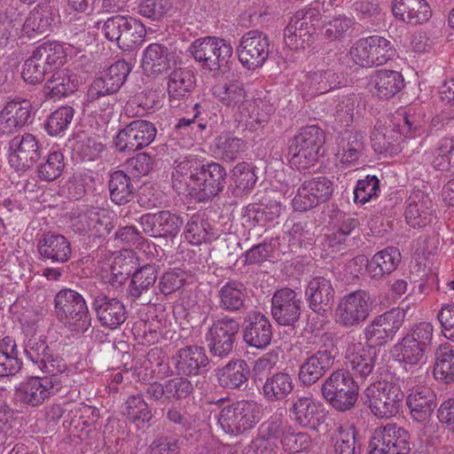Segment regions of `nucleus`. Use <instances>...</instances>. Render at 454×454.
<instances>
[{
  "instance_id": "30",
  "label": "nucleus",
  "mask_w": 454,
  "mask_h": 454,
  "mask_svg": "<svg viewBox=\"0 0 454 454\" xmlns=\"http://www.w3.org/2000/svg\"><path fill=\"white\" fill-rule=\"evenodd\" d=\"M251 371L246 360L234 358L216 370L218 384L226 389L245 390L248 385Z\"/></svg>"
},
{
  "instance_id": "24",
  "label": "nucleus",
  "mask_w": 454,
  "mask_h": 454,
  "mask_svg": "<svg viewBox=\"0 0 454 454\" xmlns=\"http://www.w3.org/2000/svg\"><path fill=\"white\" fill-rule=\"evenodd\" d=\"M139 223L145 234L150 237L176 238L184 224L182 216L168 210L155 214H145Z\"/></svg>"
},
{
  "instance_id": "42",
  "label": "nucleus",
  "mask_w": 454,
  "mask_h": 454,
  "mask_svg": "<svg viewBox=\"0 0 454 454\" xmlns=\"http://www.w3.org/2000/svg\"><path fill=\"white\" fill-rule=\"evenodd\" d=\"M195 81L194 73L188 68L179 67L173 70L168 81V93L170 101H179L189 97L195 87Z\"/></svg>"
},
{
  "instance_id": "13",
  "label": "nucleus",
  "mask_w": 454,
  "mask_h": 454,
  "mask_svg": "<svg viewBox=\"0 0 454 454\" xmlns=\"http://www.w3.org/2000/svg\"><path fill=\"white\" fill-rule=\"evenodd\" d=\"M156 135L157 129L153 122L137 119L119 130L114 144L119 152L130 154L150 145Z\"/></svg>"
},
{
  "instance_id": "52",
  "label": "nucleus",
  "mask_w": 454,
  "mask_h": 454,
  "mask_svg": "<svg viewBox=\"0 0 454 454\" xmlns=\"http://www.w3.org/2000/svg\"><path fill=\"white\" fill-rule=\"evenodd\" d=\"M122 412L128 420L137 427L148 423L153 418L152 411L140 395L129 396L124 404Z\"/></svg>"
},
{
  "instance_id": "25",
  "label": "nucleus",
  "mask_w": 454,
  "mask_h": 454,
  "mask_svg": "<svg viewBox=\"0 0 454 454\" xmlns=\"http://www.w3.org/2000/svg\"><path fill=\"white\" fill-rule=\"evenodd\" d=\"M404 216L406 223L414 229L427 226L435 218L432 200L420 190L413 191L406 200Z\"/></svg>"
},
{
  "instance_id": "28",
  "label": "nucleus",
  "mask_w": 454,
  "mask_h": 454,
  "mask_svg": "<svg viewBox=\"0 0 454 454\" xmlns=\"http://www.w3.org/2000/svg\"><path fill=\"white\" fill-rule=\"evenodd\" d=\"M290 417L302 427L317 429L325 419L321 404L309 396H297L289 409Z\"/></svg>"
},
{
  "instance_id": "40",
  "label": "nucleus",
  "mask_w": 454,
  "mask_h": 454,
  "mask_svg": "<svg viewBox=\"0 0 454 454\" xmlns=\"http://www.w3.org/2000/svg\"><path fill=\"white\" fill-rule=\"evenodd\" d=\"M341 84L340 76L333 69L309 72L303 76L304 90L312 95L324 94Z\"/></svg>"
},
{
  "instance_id": "61",
  "label": "nucleus",
  "mask_w": 454,
  "mask_h": 454,
  "mask_svg": "<svg viewBox=\"0 0 454 454\" xmlns=\"http://www.w3.org/2000/svg\"><path fill=\"white\" fill-rule=\"evenodd\" d=\"M278 240L279 238H271L270 239H265L260 244L253 246L246 252V263L256 264L262 262L266 261L270 256L272 252L278 247L282 254L287 253L286 250L280 247V243Z\"/></svg>"
},
{
  "instance_id": "3",
  "label": "nucleus",
  "mask_w": 454,
  "mask_h": 454,
  "mask_svg": "<svg viewBox=\"0 0 454 454\" xmlns=\"http://www.w3.org/2000/svg\"><path fill=\"white\" fill-rule=\"evenodd\" d=\"M363 398L375 417L389 419L399 412L404 393L397 382L376 381L365 388Z\"/></svg>"
},
{
  "instance_id": "2",
  "label": "nucleus",
  "mask_w": 454,
  "mask_h": 454,
  "mask_svg": "<svg viewBox=\"0 0 454 454\" xmlns=\"http://www.w3.org/2000/svg\"><path fill=\"white\" fill-rule=\"evenodd\" d=\"M57 318L74 331L84 333L90 326L91 317L83 295L71 288H62L54 298Z\"/></svg>"
},
{
  "instance_id": "33",
  "label": "nucleus",
  "mask_w": 454,
  "mask_h": 454,
  "mask_svg": "<svg viewBox=\"0 0 454 454\" xmlns=\"http://www.w3.org/2000/svg\"><path fill=\"white\" fill-rule=\"evenodd\" d=\"M214 97L224 106L232 109L240 108L247 102V92L243 81L235 74L227 78L223 83L215 85L212 89Z\"/></svg>"
},
{
  "instance_id": "15",
  "label": "nucleus",
  "mask_w": 454,
  "mask_h": 454,
  "mask_svg": "<svg viewBox=\"0 0 454 454\" xmlns=\"http://www.w3.org/2000/svg\"><path fill=\"white\" fill-rule=\"evenodd\" d=\"M334 192V184L326 176L305 180L292 200L295 211L305 212L329 201Z\"/></svg>"
},
{
  "instance_id": "63",
  "label": "nucleus",
  "mask_w": 454,
  "mask_h": 454,
  "mask_svg": "<svg viewBox=\"0 0 454 454\" xmlns=\"http://www.w3.org/2000/svg\"><path fill=\"white\" fill-rule=\"evenodd\" d=\"M380 192V180L376 176H367L364 179L357 181L354 190V200L364 205L368 201L377 199Z\"/></svg>"
},
{
  "instance_id": "39",
  "label": "nucleus",
  "mask_w": 454,
  "mask_h": 454,
  "mask_svg": "<svg viewBox=\"0 0 454 454\" xmlns=\"http://www.w3.org/2000/svg\"><path fill=\"white\" fill-rule=\"evenodd\" d=\"M401 253L395 247H387L376 253L368 262L367 270L372 278L380 279L396 270Z\"/></svg>"
},
{
  "instance_id": "59",
  "label": "nucleus",
  "mask_w": 454,
  "mask_h": 454,
  "mask_svg": "<svg viewBox=\"0 0 454 454\" xmlns=\"http://www.w3.org/2000/svg\"><path fill=\"white\" fill-rule=\"evenodd\" d=\"M74 110L66 106L51 113L44 123V128L50 136H57L64 132L71 123Z\"/></svg>"
},
{
  "instance_id": "55",
  "label": "nucleus",
  "mask_w": 454,
  "mask_h": 454,
  "mask_svg": "<svg viewBox=\"0 0 454 454\" xmlns=\"http://www.w3.org/2000/svg\"><path fill=\"white\" fill-rule=\"evenodd\" d=\"M210 224L200 215H192L184 227V238L192 245L210 242Z\"/></svg>"
},
{
  "instance_id": "51",
  "label": "nucleus",
  "mask_w": 454,
  "mask_h": 454,
  "mask_svg": "<svg viewBox=\"0 0 454 454\" xmlns=\"http://www.w3.org/2000/svg\"><path fill=\"white\" fill-rule=\"evenodd\" d=\"M55 18L51 7L49 5L35 7L24 22L26 33L35 32L43 35L51 31Z\"/></svg>"
},
{
  "instance_id": "50",
  "label": "nucleus",
  "mask_w": 454,
  "mask_h": 454,
  "mask_svg": "<svg viewBox=\"0 0 454 454\" xmlns=\"http://www.w3.org/2000/svg\"><path fill=\"white\" fill-rule=\"evenodd\" d=\"M434 376L445 383L454 380V349L448 343L441 345L435 351Z\"/></svg>"
},
{
  "instance_id": "34",
  "label": "nucleus",
  "mask_w": 454,
  "mask_h": 454,
  "mask_svg": "<svg viewBox=\"0 0 454 454\" xmlns=\"http://www.w3.org/2000/svg\"><path fill=\"white\" fill-rule=\"evenodd\" d=\"M391 9L395 18L412 26L422 24L431 17L426 0H393Z\"/></svg>"
},
{
  "instance_id": "35",
  "label": "nucleus",
  "mask_w": 454,
  "mask_h": 454,
  "mask_svg": "<svg viewBox=\"0 0 454 454\" xmlns=\"http://www.w3.org/2000/svg\"><path fill=\"white\" fill-rule=\"evenodd\" d=\"M406 403L412 419L418 422H426L436 407V395L427 387H418L411 389Z\"/></svg>"
},
{
  "instance_id": "44",
  "label": "nucleus",
  "mask_w": 454,
  "mask_h": 454,
  "mask_svg": "<svg viewBox=\"0 0 454 454\" xmlns=\"http://www.w3.org/2000/svg\"><path fill=\"white\" fill-rule=\"evenodd\" d=\"M158 278V267L155 264H145L137 268L131 275L128 287V294L133 300L140 298L153 287Z\"/></svg>"
},
{
  "instance_id": "32",
  "label": "nucleus",
  "mask_w": 454,
  "mask_h": 454,
  "mask_svg": "<svg viewBox=\"0 0 454 454\" xmlns=\"http://www.w3.org/2000/svg\"><path fill=\"white\" fill-rule=\"evenodd\" d=\"M334 294L331 281L324 277L312 278L305 291L309 307L319 315L331 308L334 301Z\"/></svg>"
},
{
  "instance_id": "57",
  "label": "nucleus",
  "mask_w": 454,
  "mask_h": 454,
  "mask_svg": "<svg viewBox=\"0 0 454 454\" xmlns=\"http://www.w3.org/2000/svg\"><path fill=\"white\" fill-rule=\"evenodd\" d=\"M232 179L239 193L250 192L257 182L255 167L244 161L238 163L232 170Z\"/></svg>"
},
{
  "instance_id": "14",
  "label": "nucleus",
  "mask_w": 454,
  "mask_h": 454,
  "mask_svg": "<svg viewBox=\"0 0 454 454\" xmlns=\"http://www.w3.org/2000/svg\"><path fill=\"white\" fill-rule=\"evenodd\" d=\"M270 52V39L259 30L245 33L237 46V54L241 65L248 70L262 67Z\"/></svg>"
},
{
  "instance_id": "64",
  "label": "nucleus",
  "mask_w": 454,
  "mask_h": 454,
  "mask_svg": "<svg viewBox=\"0 0 454 454\" xmlns=\"http://www.w3.org/2000/svg\"><path fill=\"white\" fill-rule=\"evenodd\" d=\"M281 443L286 451L297 453L310 448L311 438L307 433H296L291 427H287L281 435Z\"/></svg>"
},
{
  "instance_id": "49",
  "label": "nucleus",
  "mask_w": 454,
  "mask_h": 454,
  "mask_svg": "<svg viewBox=\"0 0 454 454\" xmlns=\"http://www.w3.org/2000/svg\"><path fill=\"white\" fill-rule=\"evenodd\" d=\"M200 164L194 160L185 159L179 162L174 168L172 172V186L179 194H188L192 191L193 176Z\"/></svg>"
},
{
  "instance_id": "22",
  "label": "nucleus",
  "mask_w": 454,
  "mask_h": 454,
  "mask_svg": "<svg viewBox=\"0 0 454 454\" xmlns=\"http://www.w3.org/2000/svg\"><path fill=\"white\" fill-rule=\"evenodd\" d=\"M176 375L197 376L207 372L209 358L205 348L189 345L179 348L171 357Z\"/></svg>"
},
{
  "instance_id": "37",
  "label": "nucleus",
  "mask_w": 454,
  "mask_h": 454,
  "mask_svg": "<svg viewBox=\"0 0 454 454\" xmlns=\"http://www.w3.org/2000/svg\"><path fill=\"white\" fill-rule=\"evenodd\" d=\"M77 89V75L67 68L55 71L44 84L46 98L54 100L67 98L75 92Z\"/></svg>"
},
{
  "instance_id": "8",
  "label": "nucleus",
  "mask_w": 454,
  "mask_h": 454,
  "mask_svg": "<svg viewBox=\"0 0 454 454\" xmlns=\"http://www.w3.org/2000/svg\"><path fill=\"white\" fill-rule=\"evenodd\" d=\"M105 37L118 44L124 51L131 50L143 42L146 30L145 26L129 16L115 15L103 24Z\"/></svg>"
},
{
  "instance_id": "1",
  "label": "nucleus",
  "mask_w": 454,
  "mask_h": 454,
  "mask_svg": "<svg viewBox=\"0 0 454 454\" xmlns=\"http://www.w3.org/2000/svg\"><path fill=\"white\" fill-rule=\"evenodd\" d=\"M188 52L203 69L209 72H227L229 63L233 59L231 43L215 36L196 39L189 46Z\"/></svg>"
},
{
  "instance_id": "6",
  "label": "nucleus",
  "mask_w": 454,
  "mask_h": 454,
  "mask_svg": "<svg viewBox=\"0 0 454 454\" xmlns=\"http://www.w3.org/2000/svg\"><path fill=\"white\" fill-rule=\"evenodd\" d=\"M325 144V133L316 125L303 127L289 145L290 163L299 170L314 166Z\"/></svg>"
},
{
  "instance_id": "54",
  "label": "nucleus",
  "mask_w": 454,
  "mask_h": 454,
  "mask_svg": "<svg viewBox=\"0 0 454 454\" xmlns=\"http://www.w3.org/2000/svg\"><path fill=\"white\" fill-rule=\"evenodd\" d=\"M453 150L454 137H442L431 149L427 160L434 169L449 171Z\"/></svg>"
},
{
  "instance_id": "58",
  "label": "nucleus",
  "mask_w": 454,
  "mask_h": 454,
  "mask_svg": "<svg viewBox=\"0 0 454 454\" xmlns=\"http://www.w3.org/2000/svg\"><path fill=\"white\" fill-rule=\"evenodd\" d=\"M35 51L37 52L36 56L43 59L50 71L63 65L67 59L63 45L56 42H45Z\"/></svg>"
},
{
  "instance_id": "5",
  "label": "nucleus",
  "mask_w": 454,
  "mask_h": 454,
  "mask_svg": "<svg viewBox=\"0 0 454 454\" xmlns=\"http://www.w3.org/2000/svg\"><path fill=\"white\" fill-rule=\"evenodd\" d=\"M261 413L259 403L241 400L223 407L215 417L224 433L239 435L254 427L261 419Z\"/></svg>"
},
{
  "instance_id": "12",
  "label": "nucleus",
  "mask_w": 454,
  "mask_h": 454,
  "mask_svg": "<svg viewBox=\"0 0 454 454\" xmlns=\"http://www.w3.org/2000/svg\"><path fill=\"white\" fill-rule=\"evenodd\" d=\"M370 295L364 290H356L344 295L335 309V321L344 328L363 325L372 311Z\"/></svg>"
},
{
  "instance_id": "9",
  "label": "nucleus",
  "mask_w": 454,
  "mask_h": 454,
  "mask_svg": "<svg viewBox=\"0 0 454 454\" xmlns=\"http://www.w3.org/2000/svg\"><path fill=\"white\" fill-rule=\"evenodd\" d=\"M353 61L362 67L381 66L392 59L395 49L385 37L372 35L357 40L349 51Z\"/></svg>"
},
{
  "instance_id": "43",
  "label": "nucleus",
  "mask_w": 454,
  "mask_h": 454,
  "mask_svg": "<svg viewBox=\"0 0 454 454\" xmlns=\"http://www.w3.org/2000/svg\"><path fill=\"white\" fill-rule=\"evenodd\" d=\"M107 186L110 199L116 205H125L135 196L136 188L132 180L122 170H116L110 175Z\"/></svg>"
},
{
  "instance_id": "4",
  "label": "nucleus",
  "mask_w": 454,
  "mask_h": 454,
  "mask_svg": "<svg viewBox=\"0 0 454 454\" xmlns=\"http://www.w3.org/2000/svg\"><path fill=\"white\" fill-rule=\"evenodd\" d=\"M358 390V382L345 369L333 371L321 386L324 399L338 411H347L355 406Z\"/></svg>"
},
{
  "instance_id": "17",
  "label": "nucleus",
  "mask_w": 454,
  "mask_h": 454,
  "mask_svg": "<svg viewBox=\"0 0 454 454\" xmlns=\"http://www.w3.org/2000/svg\"><path fill=\"white\" fill-rule=\"evenodd\" d=\"M61 387L60 380L57 378L31 377L16 387L15 396L19 402L36 407L58 394Z\"/></svg>"
},
{
  "instance_id": "45",
  "label": "nucleus",
  "mask_w": 454,
  "mask_h": 454,
  "mask_svg": "<svg viewBox=\"0 0 454 454\" xmlns=\"http://www.w3.org/2000/svg\"><path fill=\"white\" fill-rule=\"evenodd\" d=\"M18 348L15 340L5 336L0 340V378L13 376L22 366L18 357Z\"/></svg>"
},
{
  "instance_id": "47",
  "label": "nucleus",
  "mask_w": 454,
  "mask_h": 454,
  "mask_svg": "<svg viewBox=\"0 0 454 454\" xmlns=\"http://www.w3.org/2000/svg\"><path fill=\"white\" fill-rule=\"evenodd\" d=\"M117 89L104 77L103 74L96 77L89 87L87 100L90 103H98L105 106V110L112 108L117 102Z\"/></svg>"
},
{
  "instance_id": "23",
  "label": "nucleus",
  "mask_w": 454,
  "mask_h": 454,
  "mask_svg": "<svg viewBox=\"0 0 454 454\" xmlns=\"http://www.w3.org/2000/svg\"><path fill=\"white\" fill-rule=\"evenodd\" d=\"M272 334V325L267 316L257 310L247 314L242 335L247 346L263 349L270 344Z\"/></svg>"
},
{
  "instance_id": "11",
  "label": "nucleus",
  "mask_w": 454,
  "mask_h": 454,
  "mask_svg": "<svg viewBox=\"0 0 454 454\" xmlns=\"http://www.w3.org/2000/svg\"><path fill=\"white\" fill-rule=\"evenodd\" d=\"M227 172L223 165L211 161L200 164L192 178V191L188 195L196 197L200 201L208 200L217 196L224 189Z\"/></svg>"
},
{
  "instance_id": "21",
  "label": "nucleus",
  "mask_w": 454,
  "mask_h": 454,
  "mask_svg": "<svg viewBox=\"0 0 454 454\" xmlns=\"http://www.w3.org/2000/svg\"><path fill=\"white\" fill-rule=\"evenodd\" d=\"M75 232L85 234L92 231L95 236L105 237L114 229L111 213L101 207H90L71 217Z\"/></svg>"
},
{
  "instance_id": "19",
  "label": "nucleus",
  "mask_w": 454,
  "mask_h": 454,
  "mask_svg": "<svg viewBox=\"0 0 454 454\" xmlns=\"http://www.w3.org/2000/svg\"><path fill=\"white\" fill-rule=\"evenodd\" d=\"M301 313V300L288 287L278 289L271 298V316L283 326H294Z\"/></svg>"
},
{
  "instance_id": "26",
  "label": "nucleus",
  "mask_w": 454,
  "mask_h": 454,
  "mask_svg": "<svg viewBox=\"0 0 454 454\" xmlns=\"http://www.w3.org/2000/svg\"><path fill=\"white\" fill-rule=\"evenodd\" d=\"M175 55L168 42L150 43L143 52L142 68L148 75L162 74L170 69Z\"/></svg>"
},
{
  "instance_id": "7",
  "label": "nucleus",
  "mask_w": 454,
  "mask_h": 454,
  "mask_svg": "<svg viewBox=\"0 0 454 454\" xmlns=\"http://www.w3.org/2000/svg\"><path fill=\"white\" fill-rule=\"evenodd\" d=\"M83 285L92 299L91 309L103 327L114 330L126 321L128 311L121 301L115 297H109L98 290L96 283L92 281L84 282Z\"/></svg>"
},
{
  "instance_id": "41",
  "label": "nucleus",
  "mask_w": 454,
  "mask_h": 454,
  "mask_svg": "<svg viewBox=\"0 0 454 454\" xmlns=\"http://www.w3.org/2000/svg\"><path fill=\"white\" fill-rule=\"evenodd\" d=\"M364 142L361 133L344 131L338 142V153L340 162L356 164L364 154Z\"/></svg>"
},
{
  "instance_id": "62",
  "label": "nucleus",
  "mask_w": 454,
  "mask_h": 454,
  "mask_svg": "<svg viewBox=\"0 0 454 454\" xmlns=\"http://www.w3.org/2000/svg\"><path fill=\"white\" fill-rule=\"evenodd\" d=\"M395 348L398 351L401 360L409 364L420 363L428 350L405 335Z\"/></svg>"
},
{
  "instance_id": "27",
  "label": "nucleus",
  "mask_w": 454,
  "mask_h": 454,
  "mask_svg": "<svg viewBox=\"0 0 454 454\" xmlns=\"http://www.w3.org/2000/svg\"><path fill=\"white\" fill-rule=\"evenodd\" d=\"M247 289L239 280H229L219 286L215 299L217 308L227 313H242L247 309Z\"/></svg>"
},
{
  "instance_id": "46",
  "label": "nucleus",
  "mask_w": 454,
  "mask_h": 454,
  "mask_svg": "<svg viewBox=\"0 0 454 454\" xmlns=\"http://www.w3.org/2000/svg\"><path fill=\"white\" fill-rule=\"evenodd\" d=\"M240 330L238 318L225 315L213 320L212 325L206 333L205 339L223 340L235 343L236 337Z\"/></svg>"
},
{
  "instance_id": "16",
  "label": "nucleus",
  "mask_w": 454,
  "mask_h": 454,
  "mask_svg": "<svg viewBox=\"0 0 454 454\" xmlns=\"http://www.w3.org/2000/svg\"><path fill=\"white\" fill-rule=\"evenodd\" d=\"M411 450L409 432L395 424H387L375 430L368 454H408Z\"/></svg>"
},
{
  "instance_id": "56",
  "label": "nucleus",
  "mask_w": 454,
  "mask_h": 454,
  "mask_svg": "<svg viewBox=\"0 0 454 454\" xmlns=\"http://www.w3.org/2000/svg\"><path fill=\"white\" fill-rule=\"evenodd\" d=\"M65 168L64 154L59 151L51 152L38 166V177L42 181L53 182L61 176Z\"/></svg>"
},
{
  "instance_id": "38",
  "label": "nucleus",
  "mask_w": 454,
  "mask_h": 454,
  "mask_svg": "<svg viewBox=\"0 0 454 454\" xmlns=\"http://www.w3.org/2000/svg\"><path fill=\"white\" fill-rule=\"evenodd\" d=\"M292 375L278 372L268 376L263 383L262 395L270 403L284 401L294 390Z\"/></svg>"
},
{
  "instance_id": "36",
  "label": "nucleus",
  "mask_w": 454,
  "mask_h": 454,
  "mask_svg": "<svg viewBox=\"0 0 454 454\" xmlns=\"http://www.w3.org/2000/svg\"><path fill=\"white\" fill-rule=\"evenodd\" d=\"M371 91L379 98H390L404 86L401 73L394 70L381 69L374 72L370 78Z\"/></svg>"
},
{
  "instance_id": "31",
  "label": "nucleus",
  "mask_w": 454,
  "mask_h": 454,
  "mask_svg": "<svg viewBox=\"0 0 454 454\" xmlns=\"http://www.w3.org/2000/svg\"><path fill=\"white\" fill-rule=\"evenodd\" d=\"M31 119L28 100H12L0 113V134L8 135L25 126Z\"/></svg>"
},
{
  "instance_id": "10",
  "label": "nucleus",
  "mask_w": 454,
  "mask_h": 454,
  "mask_svg": "<svg viewBox=\"0 0 454 454\" xmlns=\"http://www.w3.org/2000/svg\"><path fill=\"white\" fill-rule=\"evenodd\" d=\"M325 341L317 351L307 356L300 365L298 377L301 384L310 387L317 383L333 366L338 348L333 338L324 335Z\"/></svg>"
},
{
  "instance_id": "60",
  "label": "nucleus",
  "mask_w": 454,
  "mask_h": 454,
  "mask_svg": "<svg viewBox=\"0 0 454 454\" xmlns=\"http://www.w3.org/2000/svg\"><path fill=\"white\" fill-rule=\"evenodd\" d=\"M168 403H179L189 398L194 392V386L188 377L177 375L176 377L167 380Z\"/></svg>"
},
{
  "instance_id": "53",
  "label": "nucleus",
  "mask_w": 454,
  "mask_h": 454,
  "mask_svg": "<svg viewBox=\"0 0 454 454\" xmlns=\"http://www.w3.org/2000/svg\"><path fill=\"white\" fill-rule=\"evenodd\" d=\"M247 148V143L237 137L218 136L215 140V153L225 161H234Z\"/></svg>"
},
{
  "instance_id": "20",
  "label": "nucleus",
  "mask_w": 454,
  "mask_h": 454,
  "mask_svg": "<svg viewBox=\"0 0 454 454\" xmlns=\"http://www.w3.org/2000/svg\"><path fill=\"white\" fill-rule=\"evenodd\" d=\"M376 357L375 349L360 341L348 342L344 355L345 370L355 379L364 381L372 374Z\"/></svg>"
},
{
  "instance_id": "18",
  "label": "nucleus",
  "mask_w": 454,
  "mask_h": 454,
  "mask_svg": "<svg viewBox=\"0 0 454 454\" xmlns=\"http://www.w3.org/2000/svg\"><path fill=\"white\" fill-rule=\"evenodd\" d=\"M41 156L42 145L30 133L16 136L9 142V163L16 171L32 168Z\"/></svg>"
},
{
  "instance_id": "48",
  "label": "nucleus",
  "mask_w": 454,
  "mask_h": 454,
  "mask_svg": "<svg viewBox=\"0 0 454 454\" xmlns=\"http://www.w3.org/2000/svg\"><path fill=\"white\" fill-rule=\"evenodd\" d=\"M335 454H360L361 442L353 426H340L332 435Z\"/></svg>"
},
{
  "instance_id": "29",
  "label": "nucleus",
  "mask_w": 454,
  "mask_h": 454,
  "mask_svg": "<svg viewBox=\"0 0 454 454\" xmlns=\"http://www.w3.org/2000/svg\"><path fill=\"white\" fill-rule=\"evenodd\" d=\"M37 251L43 261L65 263L71 258L72 248L69 240L62 234L45 232L38 240Z\"/></svg>"
}]
</instances>
